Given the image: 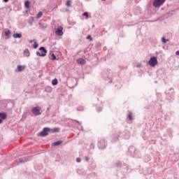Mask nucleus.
Returning a JSON list of instances; mask_svg holds the SVG:
<instances>
[{
    "mask_svg": "<svg viewBox=\"0 0 179 179\" xmlns=\"http://www.w3.org/2000/svg\"><path fill=\"white\" fill-rule=\"evenodd\" d=\"M61 143H62V141H56L55 143H52L53 146H59V145H61Z\"/></svg>",
    "mask_w": 179,
    "mask_h": 179,
    "instance_id": "13",
    "label": "nucleus"
},
{
    "mask_svg": "<svg viewBox=\"0 0 179 179\" xmlns=\"http://www.w3.org/2000/svg\"><path fill=\"white\" fill-rule=\"evenodd\" d=\"M33 41H34L31 40V41H29V43L31 44V43H33Z\"/></svg>",
    "mask_w": 179,
    "mask_h": 179,
    "instance_id": "32",
    "label": "nucleus"
},
{
    "mask_svg": "<svg viewBox=\"0 0 179 179\" xmlns=\"http://www.w3.org/2000/svg\"><path fill=\"white\" fill-rule=\"evenodd\" d=\"M164 2H166V0H155L153 2V6H155V8H160V6L163 5Z\"/></svg>",
    "mask_w": 179,
    "mask_h": 179,
    "instance_id": "3",
    "label": "nucleus"
},
{
    "mask_svg": "<svg viewBox=\"0 0 179 179\" xmlns=\"http://www.w3.org/2000/svg\"><path fill=\"white\" fill-rule=\"evenodd\" d=\"M52 85H53V86L58 85V80H57V78H55L54 80H52Z\"/></svg>",
    "mask_w": 179,
    "mask_h": 179,
    "instance_id": "15",
    "label": "nucleus"
},
{
    "mask_svg": "<svg viewBox=\"0 0 179 179\" xmlns=\"http://www.w3.org/2000/svg\"><path fill=\"white\" fill-rule=\"evenodd\" d=\"M33 47H34V48H38V43H36V42H34Z\"/></svg>",
    "mask_w": 179,
    "mask_h": 179,
    "instance_id": "23",
    "label": "nucleus"
},
{
    "mask_svg": "<svg viewBox=\"0 0 179 179\" xmlns=\"http://www.w3.org/2000/svg\"><path fill=\"white\" fill-rule=\"evenodd\" d=\"M176 55H179V50H178V51L176 52Z\"/></svg>",
    "mask_w": 179,
    "mask_h": 179,
    "instance_id": "30",
    "label": "nucleus"
},
{
    "mask_svg": "<svg viewBox=\"0 0 179 179\" xmlns=\"http://www.w3.org/2000/svg\"><path fill=\"white\" fill-rule=\"evenodd\" d=\"M50 58L54 61L55 59H57V57H55V55H54V52L53 51H50V55H49Z\"/></svg>",
    "mask_w": 179,
    "mask_h": 179,
    "instance_id": "8",
    "label": "nucleus"
},
{
    "mask_svg": "<svg viewBox=\"0 0 179 179\" xmlns=\"http://www.w3.org/2000/svg\"><path fill=\"white\" fill-rule=\"evenodd\" d=\"M24 6L27 8V9H29V8H30V1H26L24 3Z\"/></svg>",
    "mask_w": 179,
    "mask_h": 179,
    "instance_id": "14",
    "label": "nucleus"
},
{
    "mask_svg": "<svg viewBox=\"0 0 179 179\" xmlns=\"http://www.w3.org/2000/svg\"><path fill=\"white\" fill-rule=\"evenodd\" d=\"M76 162H77V163H80V162H81L80 158H77Z\"/></svg>",
    "mask_w": 179,
    "mask_h": 179,
    "instance_id": "27",
    "label": "nucleus"
},
{
    "mask_svg": "<svg viewBox=\"0 0 179 179\" xmlns=\"http://www.w3.org/2000/svg\"><path fill=\"white\" fill-rule=\"evenodd\" d=\"M28 160L26 158L20 159V163H24V162H27Z\"/></svg>",
    "mask_w": 179,
    "mask_h": 179,
    "instance_id": "18",
    "label": "nucleus"
},
{
    "mask_svg": "<svg viewBox=\"0 0 179 179\" xmlns=\"http://www.w3.org/2000/svg\"><path fill=\"white\" fill-rule=\"evenodd\" d=\"M148 64L150 66H156V64H157V57H151L148 62Z\"/></svg>",
    "mask_w": 179,
    "mask_h": 179,
    "instance_id": "4",
    "label": "nucleus"
},
{
    "mask_svg": "<svg viewBox=\"0 0 179 179\" xmlns=\"http://www.w3.org/2000/svg\"><path fill=\"white\" fill-rule=\"evenodd\" d=\"M48 132H51V129L45 127L43 131L39 133V135L41 136H47V135H48Z\"/></svg>",
    "mask_w": 179,
    "mask_h": 179,
    "instance_id": "5",
    "label": "nucleus"
},
{
    "mask_svg": "<svg viewBox=\"0 0 179 179\" xmlns=\"http://www.w3.org/2000/svg\"><path fill=\"white\" fill-rule=\"evenodd\" d=\"M62 30H64V28H62V27H58L55 31V34H57V36H62V34H64Z\"/></svg>",
    "mask_w": 179,
    "mask_h": 179,
    "instance_id": "6",
    "label": "nucleus"
},
{
    "mask_svg": "<svg viewBox=\"0 0 179 179\" xmlns=\"http://www.w3.org/2000/svg\"><path fill=\"white\" fill-rule=\"evenodd\" d=\"M13 37L14 38H22V34H14L13 35Z\"/></svg>",
    "mask_w": 179,
    "mask_h": 179,
    "instance_id": "11",
    "label": "nucleus"
},
{
    "mask_svg": "<svg viewBox=\"0 0 179 179\" xmlns=\"http://www.w3.org/2000/svg\"><path fill=\"white\" fill-rule=\"evenodd\" d=\"M50 132H52V134H54V132H59V128L55 127L52 129H50Z\"/></svg>",
    "mask_w": 179,
    "mask_h": 179,
    "instance_id": "12",
    "label": "nucleus"
},
{
    "mask_svg": "<svg viewBox=\"0 0 179 179\" xmlns=\"http://www.w3.org/2000/svg\"><path fill=\"white\" fill-rule=\"evenodd\" d=\"M4 2H8L9 0H3Z\"/></svg>",
    "mask_w": 179,
    "mask_h": 179,
    "instance_id": "34",
    "label": "nucleus"
},
{
    "mask_svg": "<svg viewBox=\"0 0 179 179\" xmlns=\"http://www.w3.org/2000/svg\"><path fill=\"white\" fill-rule=\"evenodd\" d=\"M0 124H2V119H0Z\"/></svg>",
    "mask_w": 179,
    "mask_h": 179,
    "instance_id": "33",
    "label": "nucleus"
},
{
    "mask_svg": "<svg viewBox=\"0 0 179 179\" xmlns=\"http://www.w3.org/2000/svg\"><path fill=\"white\" fill-rule=\"evenodd\" d=\"M141 66H142V65L141 64H137V68H141Z\"/></svg>",
    "mask_w": 179,
    "mask_h": 179,
    "instance_id": "29",
    "label": "nucleus"
},
{
    "mask_svg": "<svg viewBox=\"0 0 179 179\" xmlns=\"http://www.w3.org/2000/svg\"><path fill=\"white\" fill-rule=\"evenodd\" d=\"M39 27H40V29H45V27H47V24L39 23Z\"/></svg>",
    "mask_w": 179,
    "mask_h": 179,
    "instance_id": "16",
    "label": "nucleus"
},
{
    "mask_svg": "<svg viewBox=\"0 0 179 179\" xmlns=\"http://www.w3.org/2000/svg\"><path fill=\"white\" fill-rule=\"evenodd\" d=\"M6 117H7L6 113H0V120H1V121L2 120H6Z\"/></svg>",
    "mask_w": 179,
    "mask_h": 179,
    "instance_id": "9",
    "label": "nucleus"
},
{
    "mask_svg": "<svg viewBox=\"0 0 179 179\" xmlns=\"http://www.w3.org/2000/svg\"><path fill=\"white\" fill-rule=\"evenodd\" d=\"M78 64H80V65H85L86 64V60L82 58H79L77 60Z\"/></svg>",
    "mask_w": 179,
    "mask_h": 179,
    "instance_id": "7",
    "label": "nucleus"
},
{
    "mask_svg": "<svg viewBox=\"0 0 179 179\" xmlns=\"http://www.w3.org/2000/svg\"><path fill=\"white\" fill-rule=\"evenodd\" d=\"M71 0H68V1H66V6H71Z\"/></svg>",
    "mask_w": 179,
    "mask_h": 179,
    "instance_id": "25",
    "label": "nucleus"
},
{
    "mask_svg": "<svg viewBox=\"0 0 179 179\" xmlns=\"http://www.w3.org/2000/svg\"><path fill=\"white\" fill-rule=\"evenodd\" d=\"M162 43H163L164 44H166V43H167V41H169V39H165V38L163 37V38H162Z\"/></svg>",
    "mask_w": 179,
    "mask_h": 179,
    "instance_id": "22",
    "label": "nucleus"
},
{
    "mask_svg": "<svg viewBox=\"0 0 179 179\" xmlns=\"http://www.w3.org/2000/svg\"><path fill=\"white\" fill-rule=\"evenodd\" d=\"M87 40H90V41H93V38H92V36H90V35H88L87 36Z\"/></svg>",
    "mask_w": 179,
    "mask_h": 179,
    "instance_id": "24",
    "label": "nucleus"
},
{
    "mask_svg": "<svg viewBox=\"0 0 179 179\" xmlns=\"http://www.w3.org/2000/svg\"><path fill=\"white\" fill-rule=\"evenodd\" d=\"M50 92H51V88H50Z\"/></svg>",
    "mask_w": 179,
    "mask_h": 179,
    "instance_id": "36",
    "label": "nucleus"
},
{
    "mask_svg": "<svg viewBox=\"0 0 179 179\" xmlns=\"http://www.w3.org/2000/svg\"><path fill=\"white\" fill-rule=\"evenodd\" d=\"M31 111L34 115H41V113H43V111L41 110V108H40V106L33 108Z\"/></svg>",
    "mask_w": 179,
    "mask_h": 179,
    "instance_id": "2",
    "label": "nucleus"
},
{
    "mask_svg": "<svg viewBox=\"0 0 179 179\" xmlns=\"http://www.w3.org/2000/svg\"><path fill=\"white\" fill-rule=\"evenodd\" d=\"M10 35V30H8L5 31V36H6V37H9Z\"/></svg>",
    "mask_w": 179,
    "mask_h": 179,
    "instance_id": "20",
    "label": "nucleus"
},
{
    "mask_svg": "<svg viewBox=\"0 0 179 179\" xmlns=\"http://www.w3.org/2000/svg\"><path fill=\"white\" fill-rule=\"evenodd\" d=\"M41 16H43V12H39L37 15H36V17L38 19H40V17H41Z\"/></svg>",
    "mask_w": 179,
    "mask_h": 179,
    "instance_id": "19",
    "label": "nucleus"
},
{
    "mask_svg": "<svg viewBox=\"0 0 179 179\" xmlns=\"http://www.w3.org/2000/svg\"><path fill=\"white\" fill-rule=\"evenodd\" d=\"M99 111H101V108H99Z\"/></svg>",
    "mask_w": 179,
    "mask_h": 179,
    "instance_id": "35",
    "label": "nucleus"
},
{
    "mask_svg": "<svg viewBox=\"0 0 179 179\" xmlns=\"http://www.w3.org/2000/svg\"><path fill=\"white\" fill-rule=\"evenodd\" d=\"M24 57H30V51H29V49H25L24 50Z\"/></svg>",
    "mask_w": 179,
    "mask_h": 179,
    "instance_id": "10",
    "label": "nucleus"
},
{
    "mask_svg": "<svg viewBox=\"0 0 179 179\" xmlns=\"http://www.w3.org/2000/svg\"><path fill=\"white\" fill-rule=\"evenodd\" d=\"M24 69V68H23V66H17L18 72H22V71H23Z\"/></svg>",
    "mask_w": 179,
    "mask_h": 179,
    "instance_id": "17",
    "label": "nucleus"
},
{
    "mask_svg": "<svg viewBox=\"0 0 179 179\" xmlns=\"http://www.w3.org/2000/svg\"><path fill=\"white\" fill-rule=\"evenodd\" d=\"M102 1H106V0H102Z\"/></svg>",
    "mask_w": 179,
    "mask_h": 179,
    "instance_id": "37",
    "label": "nucleus"
},
{
    "mask_svg": "<svg viewBox=\"0 0 179 179\" xmlns=\"http://www.w3.org/2000/svg\"><path fill=\"white\" fill-rule=\"evenodd\" d=\"M33 22H34V19L32 17H31L29 20V24H33Z\"/></svg>",
    "mask_w": 179,
    "mask_h": 179,
    "instance_id": "21",
    "label": "nucleus"
},
{
    "mask_svg": "<svg viewBox=\"0 0 179 179\" xmlns=\"http://www.w3.org/2000/svg\"><path fill=\"white\" fill-rule=\"evenodd\" d=\"M128 118L131 120H132V115L131 114L129 115Z\"/></svg>",
    "mask_w": 179,
    "mask_h": 179,
    "instance_id": "28",
    "label": "nucleus"
},
{
    "mask_svg": "<svg viewBox=\"0 0 179 179\" xmlns=\"http://www.w3.org/2000/svg\"><path fill=\"white\" fill-rule=\"evenodd\" d=\"M85 160H86V162H88L89 158H88L87 157H85Z\"/></svg>",
    "mask_w": 179,
    "mask_h": 179,
    "instance_id": "31",
    "label": "nucleus"
},
{
    "mask_svg": "<svg viewBox=\"0 0 179 179\" xmlns=\"http://www.w3.org/2000/svg\"><path fill=\"white\" fill-rule=\"evenodd\" d=\"M83 16H86V17H89V13L87 12H85L83 14Z\"/></svg>",
    "mask_w": 179,
    "mask_h": 179,
    "instance_id": "26",
    "label": "nucleus"
},
{
    "mask_svg": "<svg viewBox=\"0 0 179 179\" xmlns=\"http://www.w3.org/2000/svg\"><path fill=\"white\" fill-rule=\"evenodd\" d=\"M39 51H41V52H36V55H38V57H45L47 55V50L45 49V48H39Z\"/></svg>",
    "mask_w": 179,
    "mask_h": 179,
    "instance_id": "1",
    "label": "nucleus"
}]
</instances>
